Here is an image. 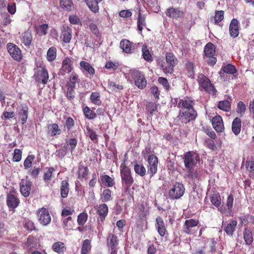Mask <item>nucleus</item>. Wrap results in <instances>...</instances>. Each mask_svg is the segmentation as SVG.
<instances>
[{"mask_svg": "<svg viewBox=\"0 0 254 254\" xmlns=\"http://www.w3.org/2000/svg\"><path fill=\"white\" fill-rule=\"evenodd\" d=\"M158 108V104L152 102H148L146 105V110L150 114V116L153 115L154 112L157 111Z\"/></svg>", "mask_w": 254, "mask_h": 254, "instance_id": "obj_46", "label": "nucleus"}, {"mask_svg": "<svg viewBox=\"0 0 254 254\" xmlns=\"http://www.w3.org/2000/svg\"><path fill=\"white\" fill-rule=\"evenodd\" d=\"M218 108L224 111L228 112L231 109V103L228 100L219 101Z\"/></svg>", "mask_w": 254, "mask_h": 254, "instance_id": "obj_47", "label": "nucleus"}, {"mask_svg": "<svg viewBox=\"0 0 254 254\" xmlns=\"http://www.w3.org/2000/svg\"><path fill=\"white\" fill-rule=\"evenodd\" d=\"M98 182L101 186L107 187H112L115 185L114 179L107 175H101Z\"/></svg>", "mask_w": 254, "mask_h": 254, "instance_id": "obj_26", "label": "nucleus"}, {"mask_svg": "<svg viewBox=\"0 0 254 254\" xmlns=\"http://www.w3.org/2000/svg\"><path fill=\"white\" fill-rule=\"evenodd\" d=\"M120 173L122 185L125 187V192H128L134 180L131 176L130 169L126 165V159L120 165Z\"/></svg>", "mask_w": 254, "mask_h": 254, "instance_id": "obj_1", "label": "nucleus"}, {"mask_svg": "<svg viewBox=\"0 0 254 254\" xmlns=\"http://www.w3.org/2000/svg\"><path fill=\"white\" fill-rule=\"evenodd\" d=\"M246 105L243 101H239L237 104V112L239 114L240 117H243L246 111Z\"/></svg>", "mask_w": 254, "mask_h": 254, "instance_id": "obj_54", "label": "nucleus"}, {"mask_svg": "<svg viewBox=\"0 0 254 254\" xmlns=\"http://www.w3.org/2000/svg\"><path fill=\"white\" fill-rule=\"evenodd\" d=\"M63 222L64 228L66 230L70 229L71 228L73 222L72 221V218L71 216H68L64 218L63 220Z\"/></svg>", "mask_w": 254, "mask_h": 254, "instance_id": "obj_59", "label": "nucleus"}, {"mask_svg": "<svg viewBox=\"0 0 254 254\" xmlns=\"http://www.w3.org/2000/svg\"><path fill=\"white\" fill-rule=\"evenodd\" d=\"M38 221L43 226H47L51 222V217L48 210L42 207L39 208L37 212Z\"/></svg>", "mask_w": 254, "mask_h": 254, "instance_id": "obj_12", "label": "nucleus"}, {"mask_svg": "<svg viewBox=\"0 0 254 254\" xmlns=\"http://www.w3.org/2000/svg\"><path fill=\"white\" fill-rule=\"evenodd\" d=\"M242 122L241 120L238 117L235 118L232 124V130L235 135H238L241 130Z\"/></svg>", "mask_w": 254, "mask_h": 254, "instance_id": "obj_32", "label": "nucleus"}, {"mask_svg": "<svg viewBox=\"0 0 254 254\" xmlns=\"http://www.w3.org/2000/svg\"><path fill=\"white\" fill-rule=\"evenodd\" d=\"M48 28L49 26L47 24H41L36 28V32L40 36L46 35L47 34Z\"/></svg>", "mask_w": 254, "mask_h": 254, "instance_id": "obj_44", "label": "nucleus"}, {"mask_svg": "<svg viewBox=\"0 0 254 254\" xmlns=\"http://www.w3.org/2000/svg\"><path fill=\"white\" fill-rule=\"evenodd\" d=\"M146 14H141L140 11L139 10L138 14L137 26L138 30L139 31L140 33H142L143 27L146 26Z\"/></svg>", "mask_w": 254, "mask_h": 254, "instance_id": "obj_29", "label": "nucleus"}, {"mask_svg": "<svg viewBox=\"0 0 254 254\" xmlns=\"http://www.w3.org/2000/svg\"><path fill=\"white\" fill-rule=\"evenodd\" d=\"M196 80L200 91H204L212 95L216 94L217 91L208 77L202 73H199Z\"/></svg>", "mask_w": 254, "mask_h": 254, "instance_id": "obj_2", "label": "nucleus"}, {"mask_svg": "<svg viewBox=\"0 0 254 254\" xmlns=\"http://www.w3.org/2000/svg\"><path fill=\"white\" fill-rule=\"evenodd\" d=\"M134 170L136 174L143 177L146 174V169L145 167L142 165L136 163L134 165Z\"/></svg>", "mask_w": 254, "mask_h": 254, "instance_id": "obj_49", "label": "nucleus"}, {"mask_svg": "<svg viewBox=\"0 0 254 254\" xmlns=\"http://www.w3.org/2000/svg\"><path fill=\"white\" fill-rule=\"evenodd\" d=\"M165 13L166 15L173 19H179L184 17L185 13L179 8L169 7L167 9Z\"/></svg>", "mask_w": 254, "mask_h": 254, "instance_id": "obj_17", "label": "nucleus"}, {"mask_svg": "<svg viewBox=\"0 0 254 254\" xmlns=\"http://www.w3.org/2000/svg\"><path fill=\"white\" fill-rule=\"evenodd\" d=\"M197 116V112L195 109L180 110L178 118L182 123L187 124L195 120Z\"/></svg>", "mask_w": 254, "mask_h": 254, "instance_id": "obj_3", "label": "nucleus"}, {"mask_svg": "<svg viewBox=\"0 0 254 254\" xmlns=\"http://www.w3.org/2000/svg\"><path fill=\"white\" fill-rule=\"evenodd\" d=\"M79 65L80 69L83 73L88 74L91 76H93L95 74V69L89 63L85 61H81Z\"/></svg>", "mask_w": 254, "mask_h": 254, "instance_id": "obj_23", "label": "nucleus"}, {"mask_svg": "<svg viewBox=\"0 0 254 254\" xmlns=\"http://www.w3.org/2000/svg\"><path fill=\"white\" fill-rule=\"evenodd\" d=\"M166 62L169 66L168 67V72L171 71V69H174L177 64L178 60L175 56L172 53H167L165 55Z\"/></svg>", "mask_w": 254, "mask_h": 254, "instance_id": "obj_27", "label": "nucleus"}, {"mask_svg": "<svg viewBox=\"0 0 254 254\" xmlns=\"http://www.w3.org/2000/svg\"><path fill=\"white\" fill-rule=\"evenodd\" d=\"M156 229L161 237H164L167 234V230L165 222L161 216L156 218Z\"/></svg>", "mask_w": 254, "mask_h": 254, "instance_id": "obj_18", "label": "nucleus"}, {"mask_svg": "<svg viewBox=\"0 0 254 254\" xmlns=\"http://www.w3.org/2000/svg\"><path fill=\"white\" fill-rule=\"evenodd\" d=\"M52 249L59 254H64L66 251V247L64 243L59 241L53 244Z\"/></svg>", "mask_w": 254, "mask_h": 254, "instance_id": "obj_33", "label": "nucleus"}, {"mask_svg": "<svg viewBox=\"0 0 254 254\" xmlns=\"http://www.w3.org/2000/svg\"><path fill=\"white\" fill-rule=\"evenodd\" d=\"M142 56L144 60L148 62H152L153 61L152 57L150 54L147 46H143L142 48Z\"/></svg>", "mask_w": 254, "mask_h": 254, "instance_id": "obj_45", "label": "nucleus"}, {"mask_svg": "<svg viewBox=\"0 0 254 254\" xmlns=\"http://www.w3.org/2000/svg\"><path fill=\"white\" fill-rule=\"evenodd\" d=\"M61 7L66 11H71L74 8L72 0H60Z\"/></svg>", "mask_w": 254, "mask_h": 254, "instance_id": "obj_36", "label": "nucleus"}, {"mask_svg": "<svg viewBox=\"0 0 254 254\" xmlns=\"http://www.w3.org/2000/svg\"><path fill=\"white\" fill-rule=\"evenodd\" d=\"M210 199L212 204L217 208L221 204V198L218 192L213 193L210 196Z\"/></svg>", "mask_w": 254, "mask_h": 254, "instance_id": "obj_40", "label": "nucleus"}, {"mask_svg": "<svg viewBox=\"0 0 254 254\" xmlns=\"http://www.w3.org/2000/svg\"><path fill=\"white\" fill-rule=\"evenodd\" d=\"M32 40V36L31 31L27 30L21 34V41L25 46L30 45Z\"/></svg>", "mask_w": 254, "mask_h": 254, "instance_id": "obj_30", "label": "nucleus"}, {"mask_svg": "<svg viewBox=\"0 0 254 254\" xmlns=\"http://www.w3.org/2000/svg\"><path fill=\"white\" fill-rule=\"evenodd\" d=\"M69 183L67 180H63L61 182L60 187L61 195L62 198H66L69 192Z\"/></svg>", "mask_w": 254, "mask_h": 254, "instance_id": "obj_34", "label": "nucleus"}, {"mask_svg": "<svg viewBox=\"0 0 254 254\" xmlns=\"http://www.w3.org/2000/svg\"><path fill=\"white\" fill-rule=\"evenodd\" d=\"M237 225V222L236 220H231L224 227V231L227 235L232 236L234 232L235 231Z\"/></svg>", "mask_w": 254, "mask_h": 254, "instance_id": "obj_31", "label": "nucleus"}, {"mask_svg": "<svg viewBox=\"0 0 254 254\" xmlns=\"http://www.w3.org/2000/svg\"><path fill=\"white\" fill-rule=\"evenodd\" d=\"M57 57V49L55 47H51L49 49L47 53V59L49 62L54 61Z\"/></svg>", "mask_w": 254, "mask_h": 254, "instance_id": "obj_42", "label": "nucleus"}, {"mask_svg": "<svg viewBox=\"0 0 254 254\" xmlns=\"http://www.w3.org/2000/svg\"><path fill=\"white\" fill-rule=\"evenodd\" d=\"M174 100L177 107L180 108V110L194 109L193 106L195 101L191 97L186 96L181 99L175 98Z\"/></svg>", "mask_w": 254, "mask_h": 254, "instance_id": "obj_7", "label": "nucleus"}, {"mask_svg": "<svg viewBox=\"0 0 254 254\" xmlns=\"http://www.w3.org/2000/svg\"><path fill=\"white\" fill-rule=\"evenodd\" d=\"M32 182L26 178L22 179L19 184L20 191L21 194L24 197H28L30 193Z\"/></svg>", "mask_w": 254, "mask_h": 254, "instance_id": "obj_15", "label": "nucleus"}, {"mask_svg": "<svg viewBox=\"0 0 254 254\" xmlns=\"http://www.w3.org/2000/svg\"><path fill=\"white\" fill-rule=\"evenodd\" d=\"M65 144L67 146H69V149L72 152L75 149L77 145V141L74 138H71L69 139L66 140Z\"/></svg>", "mask_w": 254, "mask_h": 254, "instance_id": "obj_56", "label": "nucleus"}, {"mask_svg": "<svg viewBox=\"0 0 254 254\" xmlns=\"http://www.w3.org/2000/svg\"><path fill=\"white\" fill-rule=\"evenodd\" d=\"M135 85L139 88L142 89L147 85V81L143 73L139 70H133L131 72Z\"/></svg>", "mask_w": 254, "mask_h": 254, "instance_id": "obj_9", "label": "nucleus"}, {"mask_svg": "<svg viewBox=\"0 0 254 254\" xmlns=\"http://www.w3.org/2000/svg\"><path fill=\"white\" fill-rule=\"evenodd\" d=\"M6 48L8 53L14 60L18 62L22 60L23 55L18 46L12 43H8Z\"/></svg>", "mask_w": 254, "mask_h": 254, "instance_id": "obj_10", "label": "nucleus"}, {"mask_svg": "<svg viewBox=\"0 0 254 254\" xmlns=\"http://www.w3.org/2000/svg\"><path fill=\"white\" fill-rule=\"evenodd\" d=\"M204 171L203 170H195V171H193L192 169L188 170L185 174V176L191 179L192 181L195 182L201 179Z\"/></svg>", "mask_w": 254, "mask_h": 254, "instance_id": "obj_22", "label": "nucleus"}, {"mask_svg": "<svg viewBox=\"0 0 254 254\" xmlns=\"http://www.w3.org/2000/svg\"><path fill=\"white\" fill-rule=\"evenodd\" d=\"M89 27L91 32L95 36L98 37L100 35V32L99 28H98L97 25L93 22H91L89 25Z\"/></svg>", "mask_w": 254, "mask_h": 254, "instance_id": "obj_64", "label": "nucleus"}, {"mask_svg": "<svg viewBox=\"0 0 254 254\" xmlns=\"http://www.w3.org/2000/svg\"><path fill=\"white\" fill-rule=\"evenodd\" d=\"M89 174V169L87 167L80 166L78 167L77 172V178L80 180L86 178Z\"/></svg>", "mask_w": 254, "mask_h": 254, "instance_id": "obj_37", "label": "nucleus"}, {"mask_svg": "<svg viewBox=\"0 0 254 254\" xmlns=\"http://www.w3.org/2000/svg\"><path fill=\"white\" fill-rule=\"evenodd\" d=\"M34 77L35 81L38 83H42L44 85L47 84L49 80L48 70L44 66L38 67L34 73Z\"/></svg>", "mask_w": 254, "mask_h": 254, "instance_id": "obj_6", "label": "nucleus"}, {"mask_svg": "<svg viewBox=\"0 0 254 254\" xmlns=\"http://www.w3.org/2000/svg\"><path fill=\"white\" fill-rule=\"evenodd\" d=\"M224 11H216L214 17V24H218L219 22L222 21L224 19Z\"/></svg>", "mask_w": 254, "mask_h": 254, "instance_id": "obj_57", "label": "nucleus"}, {"mask_svg": "<svg viewBox=\"0 0 254 254\" xmlns=\"http://www.w3.org/2000/svg\"><path fill=\"white\" fill-rule=\"evenodd\" d=\"M184 161L185 166L187 170L192 169L196 162H199L200 157L198 154L193 151H188L184 154Z\"/></svg>", "mask_w": 254, "mask_h": 254, "instance_id": "obj_4", "label": "nucleus"}, {"mask_svg": "<svg viewBox=\"0 0 254 254\" xmlns=\"http://www.w3.org/2000/svg\"><path fill=\"white\" fill-rule=\"evenodd\" d=\"M222 69L224 72L231 74L235 73L237 71L235 66L230 64L223 66L222 68Z\"/></svg>", "mask_w": 254, "mask_h": 254, "instance_id": "obj_51", "label": "nucleus"}, {"mask_svg": "<svg viewBox=\"0 0 254 254\" xmlns=\"http://www.w3.org/2000/svg\"><path fill=\"white\" fill-rule=\"evenodd\" d=\"M88 219V215L86 212L80 213L77 216V223L79 226H83Z\"/></svg>", "mask_w": 254, "mask_h": 254, "instance_id": "obj_53", "label": "nucleus"}, {"mask_svg": "<svg viewBox=\"0 0 254 254\" xmlns=\"http://www.w3.org/2000/svg\"><path fill=\"white\" fill-rule=\"evenodd\" d=\"M18 117L22 125L26 123L28 116V108L27 106H22L18 112Z\"/></svg>", "mask_w": 254, "mask_h": 254, "instance_id": "obj_28", "label": "nucleus"}, {"mask_svg": "<svg viewBox=\"0 0 254 254\" xmlns=\"http://www.w3.org/2000/svg\"><path fill=\"white\" fill-rule=\"evenodd\" d=\"M112 199V191L109 189H105L102 192L100 195V200L103 202H108Z\"/></svg>", "mask_w": 254, "mask_h": 254, "instance_id": "obj_35", "label": "nucleus"}, {"mask_svg": "<svg viewBox=\"0 0 254 254\" xmlns=\"http://www.w3.org/2000/svg\"><path fill=\"white\" fill-rule=\"evenodd\" d=\"M185 188L182 183L176 182L168 192L171 199L175 200L180 198L184 194Z\"/></svg>", "mask_w": 254, "mask_h": 254, "instance_id": "obj_5", "label": "nucleus"}, {"mask_svg": "<svg viewBox=\"0 0 254 254\" xmlns=\"http://www.w3.org/2000/svg\"><path fill=\"white\" fill-rule=\"evenodd\" d=\"M100 97L101 96L99 92H92L90 99L92 103L96 105L100 106L102 104Z\"/></svg>", "mask_w": 254, "mask_h": 254, "instance_id": "obj_43", "label": "nucleus"}, {"mask_svg": "<svg viewBox=\"0 0 254 254\" xmlns=\"http://www.w3.org/2000/svg\"><path fill=\"white\" fill-rule=\"evenodd\" d=\"M87 5L90 9L94 13H97L99 11L98 3L100 1H98L97 0H85Z\"/></svg>", "mask_w": 254, "mask_h": 254, "instance_id": "obj_38", "label": "nucleus"}, {"mask_svg": "<svg viewBox=\"0 0 254 254\" xmlns=\"http://www.w3.org/2000/svg\"><path fill=\"white\" fill-rule=\"evenodd\" d=\"M199 224V221L198 219H190L186 220L183 225V231L184 233L188 235H193L195 231L196 228Z\"/></svg>", "mask_w": 254, "mask_h": 254, "instance_id": "obj_11", "label": "nucleus"}, {"mask_svg": "<svg viewBox=\"0 0 254 254\" xmlns=\"http://www.w3.org/2000/svg\"><path fill=\"white\" fill-rule=\"evenodd\" d=\"M213 128L218 132H221L224 129L222 118L220 116H216L212 120Z\"/></svg>", "mask_w": 254, "mask_h": 254, "instance_id": "obj_25", "label": "nucleus"}, {"mask_svg": "<svg viewBox=\"0 0 254 254\" xmlns=\"http://www.w3.org/2000/svg\"><path fill=\"white\" fill-rule=\"evenodd\" d=\"M246 167L250 172V177L254 179V160L247 161L246 162Z\"/></svg>", "mask_w": 254, "mask_h": 254, "instance_id": "obj_61", "label": "nucleus"}, {"mask_svg": "<svg viewBox=\"0 0 254 254\" xmlns=\"http://www.w3.org/2000/svg\"><path fill=\"white\" fill-rule=\"evenodd\" d=\"M83 112L85 117L89 120L93 119L96 117V114L87 106L83 109Z\"/></svg>", "mask_w": 254, "mask_h": 254, "instance_id": "obj_50", "label": "nucleus"}, {"mask_svg": "<svg viewBox=\"0 0 254 254\" xmlns=\"http://www.w3.org/2000/svg\"><path fill=\"white\" fill-rule=\"evenodd\" d=\"M120 46L123 52L127 54L134 53L137 48L136 44L132 43L126 39H123L120 41Z\"/></svg>", "mask_w": 254, "mask_h": 254, "instance_id": "obj_14", "label": "nucleus"}, {"mask_svg": "<svg viewBox=\"0 0 254 254\" xmlns=\"http://www.w3.org/2000/svg\"><path fill=\"white\" fill-rule=\"evenodd\" d=\"M185 67L188 77L193 78L194 76V64L191 62L188 61L185 64Z\"/></svg>", "mask_w": 254, "mask_h": 254, "instance_id": "obj_41", "label": "nucleus"}, {"mask_svg": "<svg viewBox=\"0 0 254 254\" xmlns=\"http://www.w3.org/2000/svg\"><path fill=\"white\" fill-rule=\"evenodd\" d=\"M97 213L99 215L97 221L103 223L105 220L108 213V207L105 203H102L97 206Z\"/></svg>", "mask_w": 254, "mask_h": 254, "instance_id": "obj_19", "label": "nucleus"}, {"mask_svg": "<svg viewBox=\"0 0 254 254\" xmlns=\"http://www.w3.org/2000/svg\"><path fill=\"white\" fill-rule=\"evenodd\" d=\"M244 238L245 243L248 245H250L253 242V236L250 229L245 228L244 231Z\"/></svg>", "mask_w": 254, "mask_h": 254, "instance_id": "obj_39", "label": "nucleus"}, {"mask_svg": "<svg viewBox=\"0 0 254 254\" xmlns=\"http://www.w3.org/2000/svg\"><path fill=\"white\" fill-rule=\"evenodd\" d=\"M73 69V62L69 57H66L62 62V67L60 72L62 75H64L66 73H69Z\"/></svg>", "mask_w": 254, "mask_h": 254, "instance_id": "obj_16", "label": "nucleus"}, {"mask_svg": "<svg viewBox=\"0 0 254 254\" xmlns=\"http://www.w3.org/2000/svg\"><path fill=\"white\" fill-rule=\"evenodd\" d=\"M15 191H10L6 196V202L9 208L14 209L19 203V200L14 195Z\"/></svg>", "mask_w": 254, "mask_h": 254, "instance_id": "obj_21", "label": "nucleus"}, {"mask_svg": "<svg viewBox=\"0 0 254 254\" xmlns=\"http://www.w3.org/2000/svg\"><path fill=\"white\" fill-rule=\"evenodd\" d=\"M148 173L150 174V177H152L157 172L158 159L156 156L150 155L147 158Z\"/></svg>", "mask_w": 254, "mask_h": 254, "instance_id": "obj_13", "label": "nucleus"}, {"mask_svg": "<svg viewBox=\"0 0 254 254\" xmlns=\"http://www.w3.org/2000/svg\"><path fill=\"white\" fill-rule=\"evenodd\" d=\"M46 170L43 175V179L45 182H47L51 180L53 173L55 169L54 167H48L46 168Z\"/></svg>", "mask_w": 254, "mask_h": 254, "instance_id": "obj_48", "label": "nucleus"}, {"mask_svg": "<svg viewBox=\"0 0 254 254\" xmlns=\"http://www.w3.org/2000/svg\"><path fill=\"white\" fill-rule=\"evenodd\" d=\"M108 240L111 248L116 247L118 245V238L115 235L112 234H109Z\"/></svg>", "mask_w": 254, "mask_h": 254, "instance_id": "obj_60", "label": "nucleus"}, {"mask_svg": "<svg viewBox=\"0 0 254 254\" xmlns=\"http://www.w3.org/2000/svg\"><path fill=\"white\" fill-rule=\"evenodd\" d=\"M78 81V76L75 72H72L70 75L69 82L67 84V86L71 85L75 87V84Z\"/></svg>", "mask_w": 254, "mask_h": 254, "instance_id": "obj_62", "label": "nucleus"}, {"mask_svg": "<svg viewBox=\"0 0 254 254\" xmlns=\"http://www.w3.org/2000/svg\"><path fill=\"white\" fill-rule=\"evenodd\" d=\"M15 117V113L14 112H8L6 111H4L2 113L1 119L2 120L6 121L9 120L10 119H12Z\"/></svg>", "mask_w": 254, "mask_h": 254, "instance_id": "obj_63", "label": "nucleus"}, {"mask_svg": "<svg viewBox=\"0 0 254 254\" xmlns=\"http://www.w3.org/2000/svg\"><path fill=\"white\" fill-rule=\"evenodd\" d=\"M229 33L230 36L235 38L239 34V22L237 19L233 18L229 25Z\"/></svg>", "mask_w": 254, "mask_h": 254, "instance_id": "obj_24", "label": "nucleus"}, {"mask_svg": "<svg viewBox=\"0 0 254 254\" xmlns=\"http://www.w3.org/2000/svg\"><path fill=\"white\" fill-rule=\"evenodd\" d=\"M48 128L51 131V136H55L60 135L61 133V130L59 127V126L57 124H52L49 125Z\"/></svg>", "mask_w": 254, "mask_h": 254, "instance_id": "obj_52", "label": "nucleus"}, {"mask_svg": "<svg viewBox=\"0 0 254 254\" xmlns=\"http://www.w3.org/2000/svg\"><path fill=\"white\" fill-rule=\"evenodd\" d=\"M204 53L206 57L208 58V64L210 65H214L217 59L214 57L215 55V47L211 42L208 43L204 49Z\"/></svg>", "mask_w": 254, "mask_h": 254, "instance_id": "obj_8", "label": "nucleus"}, {"mask_svg": "<svg viewBox=\"0 0 254 254\" xmlns=\"http://www.w3.org/2000/svg\"><path fill=\"white\" fill-rule=\"evenodd\" d=\"M72 29L67 25L63 26L61 30V38L64 42L68 43L70 42L72 38Z\"/></svg>", "mask_w": 254, "mask_h": 254, "instance_id": "obj_20", "label": "nucleus"}, {"mask_svg": "<svg viewBox=\"0 0 254 254\" xmlns=\"http://www.w3.org/2000/svg\"><path fill=\"white\" fill-rule=\"evenodd\" d=\"M67 92H66V97L68 100L71 101L73 100L75 97V92L74 91L75 87L71 86V85L67 86Z\"/></svg>", "mask_w": 254, "mask_h": 254, "instance_id": "obj_58", "label": "nucleus"}, {"mask_svg": "<svg viewBox=\"0 0 254 254\" xmlns=\"http://www.w3.org/2000/svg\"><path fill=\"white\" fill-rule=\"evenodd\" d=\"M35 158V157L34 155H28L23 163L24 168L25 169L31 168L32 165V162Z\"/></svg>", "mask_w": 254, "mask_h": 254, "instance_id": "obj_55", "label": "nucleus"}]
</instances>
